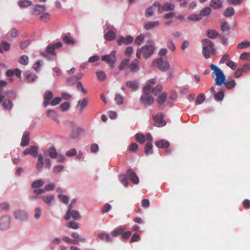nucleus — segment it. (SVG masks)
Masks as SVG:
<instances>
[{
	"label": "nucleus",
	"mask_w": 250,
	"mask_h": 250,
	"mask_svg": "<svg viewBox=\"0 0 250 250\" xmlns=\"http://www.w3.org/2000/svg\"><path fill=\"white\" fill-rule=\"evenodd\" d=\"M126 174L129 178L130 181L134 184H137L139 183V179L138 176L131 169H129L127 171Z\"/></svg>",
	"instance_id": "14"
},
{
	"label": "nucleus",
	"mask_w": 250,
	"mask_h": 250,
	"mask_svg": "<svg viewBox=\"0 0 250 250\" xmlns=\"http://www.w3.org/2000/svg\"><path fill=\"white\" fill-rule=\"evenodd\" d=\"M160 24V22L158 21H151L145 23L144 27L146 30H149L158 27Z\"/></svg>",
	"instance_id": "16"
},
{
	"label": "nucleus",
	"mask_w": 250,
	"mask_h": 250,
	"mask_svg": "<svg viewBox=\"0 0 250 250\" xmlns=\"http://www.w3.org/2000/svg\"><path fill=\"white\" fill-rule=\"evenodd\" d=\"M46 153L51 158L55 159L58 156V153L54 147H51L48 149Z\"/></svg>",
	"instance_id": "25"
},
{
	"label": "nucleus",
	"mask_w": 250,
	"mask_h": 250,
	"mask_svg": "<svg viewBox=\"0 0 250 250\" xmlns=\"http://www.w3.org/2000/svg\"><path fill=\"white\" fill-rule=\"evenodd\" d=\"M223 84H224L227 89H230L234 88L235 86L236 82L234 80L228 82L226 79L225 83H223Z\"/></svg>",
	"instance_id": "41"
},
{
	"label": "nucleus",
	"mask_w": 250,
	"mask_h": 250,
	"mask_svg": "<svg viewBox=\"0 0 250 250\" xmlns=\"http://www.w3.org/2000/svg\"><path fill=\"white\" fill-rule=\"evenodd\" d=\"M130 63V59L128 58H126L122 61L120 65L118 66L119 69L120 71H122L125 69L126 67H128Z\"/></svg>",
	"instance_id": "24"
},
{
	"label": "nucleus",
	"mask_w": 250,
	"mask_h": 250,
	"mask_svg": "<svg viewBox=\"0 0 250 250\" xmlns=\"http://www.w3.org/2000/svg\"><path fill=\"white\" fill-rule=\"evenodd\" d=\"M10 208L9 204L7 202H3L0 204V212L8 211Z\"/></svg>",
	"instance_id": "47"
},
{
	"label": "nucleus",
	"mask_w": 250,
	"mask_h": 250,
	"mask_svg": "<svg viewBox=\"0 0 250 250\" xmlns=\"http://www.w3.org/2000/svg\"><path fill=\"white\" fill-rule=\"evenodd\" d=\"M167 97V94L166 92L162 93L157 98V102L159 104H163L166 101Z\"/></svg>",
	"instance_id": "43"
},
{
	"label": "nucleus",
	"mask_w": 250,
	"mask_h": 250,
	"mask_svg": "<svg viewBox=\"0 0 250 250\" xmlns=\"http://www.w3.org/2000/svg\"><path fill=\"white\" fill-rule=\"evenodd\" d=\"M210 5L214 9H218L222 7V2L220 0H211Z\"/></svg>",
	"instance_id": "31"
},
{
	"label": "nucleus",
	"mask_w": 250,
	"mask_h": 250,
	"mask_svg": "<svg viewBox=\"0 0 250 250\" xmlns=\"http://www.w3.org/2000/svg\"><path fill=\"white\" fill-rule=\"evenodd\" d=\"M46 52L47 53L50 55H55L56 53L55 52L54 47L52 44L49 45L46 47Z\"/></svg>",
	"instance_id": "56"
},
{
	"label": "nucleus",
	"mask_w": 250,
	"mask_h": 250,
	"mask_svg": "<svg viewBox=\"0 0 250 250\" xmlns=\"http://www.w3.org/2000/svg\"><path fill=\"white\" fill-rule=\"evenodd\" d=\"M167 46L171 51L173 52L175 50L176 47L172 40H169L167 41Z\"/></svg>",
	"instance_id": "54"
},
{
	"label": "nucleus",
	"mask_w": 250,
	"mask_h": 250,
	"mask_svg": "<svg viewBox=\"0 0 250 250\" xmlns=\"http://www.w3.org/2000/svg\"><path fill=\"white\" fill-rule=\"evenodd\" d=\"M32 4V2L28 0H22L18 2V5L22 8L27 7Z\"/></svg>",
	"instance_id": "34"
},
{
	"label": "nucleus",
	"mask_w": 250,
	"mask_h": 250,
	"mask_svg": "<svg viewBox=\"0 0 250 250\" xmlns=\"http://www.w3.org/2000/svg\"><path fill=\"white\" fill-rule=\"evenodd\" d=\"M46 10V7L44 5H36L32 11V14L34 15H39Z\"/></svg>",
	"instance_id": "17"
},
{
	"label": "nucleus",
	"mask_w": 250,
	"mask_h": 250,
	"mask_svg": "<svg viewBox=\"0 0 250 250\" xmlns=\"http://www.w3.org/2000/svg\"><path fill=\"white\" fill-rule=\"evenodd\" d=\"M43 166V156L42 155H39L38 156V162L36 164V168L38 170H40Z\"/></svg>",
	"instance_id": "35"
},
{
	"label": "nucleus",
	"mask_w": 250,
	"mask_h": 250,
	"mask_svg": "<svg viewBox=\"0 0 250 250\" xmlns=\"http://www.w3.org/2000/svg\"><path fill=\"white\" fill-rule=\"evenodd\" d=\"M155 145L159 148H167L169 146V142L164 140H161L155 142Z\"/></svg>",
	"instance_id": "27"
},
{
	"label": "nucleus",
	"mask_w": 250,
	"mask_h": 250,
	"mask_svg": "<svg viewBox=\"0 0 250 250\" xmlns=\"http://www.w3.org/2000/svg\"><path fill=\"white\" fill-rule=\"evenodd\" d=\"M224 97V93L223 91H220L214 95V98L217 101L222 100Z\"/></svg>",
	"instance_id": "55"
},
{
	"label": "nucleus",
	"mask_w": 250,
	"mask_h": 250,
	"mask_svg": "<svg viewBox=\"0 0 250 250\" xmlns=\"http://www.w3.org/2000/svg\"><path fill=\"white\" fill-rule=\"evenodd\" d=\"M63 240L66 243L77 245L78 244V240L77 239H71L68 237H64L63 238Z\"/></svg>",
	"instance_id": "53"
},
{
	"label": "nucleus",
	"mask_w": 250,
	"mask_h": 250,
	"mask_svg": "<svg viewBox=\"0 0 250 250\" xmlns=\"http://www.w3.org/2000/svg\"><path fill=\"white\" fill-rule=\"evenodd\" d=\"M97 76L98 79L102 81H104L105 78V74L103 71L97 72Z\"/></svg>",
	"instance_id": "64"
},
{
	"label": "nucleus",
	"mask_w": 250,
	"mask_h": 250,
	"mask_svg": "<svg viewBox=\"0 0 250 250\" xmlns=\"http://www.w3.org/2000/svg\"><path fill=\"white\" fill-rule=\"evenodd\" d=\"M154 51V48L152 45H147L138 48L136 52V57L139 59L141 58V56L145 59H147L150 57L153 54Z\"/></svg>",
	"instance_id": "4"
},
{
	"label": "nucleus",
	"mask_w": 250,
	"mask_h": 250,
	"mask_svg": "<svg viewBox=\"0 0 250 250\" xmlns=\"http://www.w3.org/2000/svg\"><path fill=\"white\" fill-rule=\"evenodd\" d=\"M10 219L8 216H5L0 219V229L4 230L8 229L10 226Z\"/></svg>",
	"instance_id": "10"
},
{
	"label": "nucleus",
	"mask_w": 250,
	"mask_h": 250,
	"mask_svg": "<svg viewBox=\"0 0 250 250\" xmlns=\"http://www.w3.org/2000/svg\"><path fill=\"white\" fill-rule=\"evenodd\" d=\"M62 101V98L60 97H56L52 100V101L50 102L52 106H55L59 104Z\"/></svg>",
	"instance_id": "58"
},
{
	"label": "nucleus",
	"mask_w": 250,
	"mask_h": 250,
	"mask_svg": "<svg viewBox=\"0 0 250 250\" xmlns=\"http://www.w3.org/2000/svg\"><path fill=\"white\" fill-rule=\"evenodd\" d=\"M41 198L45 203L50 206L51 204V202L54 200L55 196L53 195L49 194L42 196Z\"/></svg>",
	"instance_id": "21"
},
{
	"label": "nucleus",
	"mask_w": 250,
	"mask_h": 250,
	"mask_svg": "<svg viewBox=\"0 0 250 250\" xmlns=\"http://www.w3.org/2000/svg\"><path fill=\"white\" fill-rule=\"evenodd\" d=\"M234 14V9L232 7H229L227 8L224 13V16L226 17H230Z\"/></svg>",
	"instance_id": "37"
},
{
	"label": "nucleus",
	"mask_w": 250,
	"mask_h": 250,
	"mask_svg": "<svg viewBox=\"0 0 250 250\" xmlns=\"http://www.w3.org/2000/svg\"><path fill=\"white\" fill-rule=\"evenodd\" d=\"M70 125L72 127H73V129L71 132V137L73 138H77L80 134V131L81 129L78 127H75L76 125L74 123L71 122L70 123Z\"/></svg>",
	"instance_id": "23"
},
{
	"label": "nucleus",
	"mask_w": 250,
	"mask_h": 250,
	"mask_svg": "<svg viewBox=\"0 0 250 250\" xmlns=\"http://www.w3.org/2000/svg\"><path fill=\"white\" fill-rule=\"evenodd\" d=\"M226 64L228 66L233 70H235L237 66V64L231 60H228L226 63Z\"/></svg>",
	"instance_id": "57"
},
{
	"label": "nucleus",
	"mask_w": 250,
	"mask_h": 250,
	"mask_svg": "<svg viewBox=\"0 0 250 250\" xmlns=\"http://www.w3.org/2000/svg\"><path fill=\"white\" fill-rule=\"evenodd\" d=\"M221 29L223 32L229 30L230 27L227 22H223L221 24Z\"/></svg>",
	"instance_id": "63"
},
{
	"label": "nucleus",
	"mask_w": 250,
	"mask_h": 250,
	"mask_svg": "<svg viewBox=\"0 0 250 250\" xmlns=\"http://www.w3.org/2000/svg\"><path fill=\"white\" fill-rule=\"evenodd\" d=\"M104 38L108 41L114 40L116 37V34L113 31L110 30L104 34Z\"/></svg>",
	"instance_id": "20"
},
{
	"label": "nucleus",
	"mask_w": 250,
	"mask_h": 250,
	"mask_svg": "<svg viewBox=\"0 0 250 250\" xmlns=\"http://www.w3.org/2000/svg\"><path fill=\"white\" fill-rule=\"evenodd\" d=\"M207 35L210 39H214L219 35V34L215 30H208L207 31Z\"/></svg>",
	"instance_id": "36"
},
{
	"label": "nucleus",
	"mask_w": 250,
	"mask_h": 250,
	"mask_svg": "<svg viewBox=\"0 0 250 250\" xmlns=\"http://www.w3.org/2000/svg\"><path fill=\"white\" fill-rule=\"evenodd\" d=\"M116 52L112 51L109 55H106L102 56V61L105 62L109 64V66L113 68L116 62Z\"/></svg>",
	"instance_id": "6"
},
{
	"label": "nucleus",
	"mask_w": 250,
	"mask_h": 250,
	"mask_svg": "<svg viewBox=\"0 0 250 250\" xmlns=\"http://www.w3.org/2000/svg\"><path fill=\"white\" fill-rule=\"evenodd\" d=\"M125 85L132 90H136L139 87V83L137 81H128L126 82Z\"/></svg>",
	"instance_id": "22"
},
{
	"label": "nucleus",
	"mask_w": 250,
	"mask_h": 250,
	"mask_svg": "<svg viewBox=\"0 0 250 250\" xmlns=\"http://www.w3.org/2000/svg\"><path fill=\"white\" fill-rule=\"evenodd\" d=\"M46 114L48 117L51 118L55 121L59 123L57 114L54 110H48Z\"/></svg>",
	"instance_id": "29"
},
{
	"label": "nucleus",
	"mask_w": 250,
	"mask_h": 250,
	"mask_svg": "<svg viewBox=\"0 0 250 250\" xmlns=\"http://www.w3.org/2000/svg\"><path fill=\"white\" fill-rule=\"evenodd\" d=\"M29 133L27 131H25L23 133L21 138V145L22 146H27L29 144Z\"/></svg>",
	"instance_id": "19"
},
{
	"label": "nucleus",
	"mask_w": 250,
	"mask_h": 250,
	"mask_svg": "<svg viewBox=\"0 0 250 250\" xmlns=\"http://www.w3.org/2000/svg\"><path fill=\"white\" fill-rule=\"evenodd\" d=\"M43 184L44 182L42 180H37L32 183V187L35 189L42 187Z\"/></svg>",
	"instance_id": "40"
},
{
	"label": "nucleus",
	"mask_w": 250,
	"mask_h": 250,
	"mask_svg": "<svg viewBox=\"0 0 250 250\" xmlns=\"http://www.w3.org/2000/svg\"><path fill=\"white\" fill-rule=\"evenodd\" d=\"M140 62L138 59L133 60L129 63V69L132 72H136L139 70Z\"/></svg>",
	"instance_id": "18"
},
{
	"label": "nucleus",
	"mask_w": 250,
	"mask_h": 250,
	"mask_svg": "<svg viewBox=\"0 0 250 250\" xmlns=\"http://www.w3.org/2000/svg\"><path fill=\"white\" fill-rule=\"evenodd\" d=\"M23 153L24 155L30 154L34 157H36L38 154V148L35 146H31L29 148H26Z\"/></svg>",
	"instance_id": "12"
},
{
	"label": "nucleus",
	"mask_w": 250,
	"mask_h": 250,
	"mask_svg": "<svg viewBox=\"0 0 250 250\" xmlns=\"http://www.w3.org/2000/svg\"><path fill=\"white\" fill-rule=\"evenodd\" d=\"M152 85L150 84H147L143 88L144 94L140 97L141 102L145 104L151 105L154 103V99L150 95Z\"/></svg>",
	"instance_id": "3"
},
{
	"label": "nucleus",
	"mask_w": 250,
	"mask_h": 250,
	"mask_svg": "<svg viewBox=\"0 0 250 250\" xmlns=\"http://www.w3.org/2000/svg\"><path fill=\"white\" fill-rule=\"evenodd\" d=\"M188 19L192 20V21H198L202 19L201 16L200 14H191L189 15Z\"/></svg>",
	"instance_id": "50"
},
{
	"label": "nucleus",
	"mask_w": 250,
	"mask_h": 250,
	"mask_svg": "<svg viewBox=\"0 0 250 250\" xmlns=\"http://www.w3.org/2000/svg\"><path fill=\"white\" fill-rule=\"evenodd\" d=\"M77 88L78 90L81 91L84 94L87 93L86 90L83 87L82 83L81 82H78L77 83Z\"/></svg>",
	"instance_id": "62"
},
{
	"label": "nucleus",
	"mask_w": 250,
	"mask_h": 250,
	"mask_svg": "<svg viewBox=\"0 0 250 250\" xmlns=\"http://www.w3.org/2000/svg\"><path fill=\"white\" fill-rule=\"evenodd\" d=\"M10 44L8 43L6 41H2L0 42V53H3V49L5 51H8L10 49Z\"/></svg>",
	"instance_id": "32"
},
{
	"label": "nucleus",
	"mask_w": 250,
	"mask_h": 250,
	"mask_svg": "<svg viewBox=\"0 0 250 250\" xmlns=\"http://www.w3.org/2000/svg\"><path fill=\"white\" fill-rule=\"evenodd\" d=\"M62 41L67 44H73L75 43V41L69 35L64 36L62 38Z\"/></svg>",
	"instance_id": "33"
},
{
	"label": "nucleus",
	"mask_w": 250,
	"mask_h": 250,
	"mask_svg": "<svg viewBox=\"0 0 250 250\" xmlns=\"http://www.w3.org/2000/svg\"><path fill=\"white\" fill-rule=\"evenodd\" d=\"M98 237L101 240L106 242H109L112 241L111 237L108 234L101 233L98 234Z\"/></svg>",
	"instance_id": "28"
},
{
	"label": "nucleus",
	"mask_w": 250,
	"mask_h": 250,
	"mask_svg": "<svg viewBox=\"0 0 250 250\" xmlns=\"http://www.w3.org/2000/svg\"><path fill=\"white\" fill-rule=\"evenodd\" d=\"M153 146L150 142H147L145 145V153L146 155H150L153 153Z\"/></svg>",
	"instance_id": "30"
},
{
	"label": "nucleus",
	"mask_w": 250,
	"mask_h": 250,
	"mask_svg": "<svg viewBox=\"0 0 250 250\" xmlns=\"http://www.w3.org/2000/svg\"><path fill=\"white\" fill-rule=\"evenodd\" d=\"M71 218H72L75 220H78L80 218V215L77 211L72 210L71 205H69L64 219L66 220H69Z\"/></svg>",
	"instance_id": "7"
},
{
	"label": "nucleus",
	"mask_w": 250,
	"mask_h": 250,
	"mask_svg": "<svg viewBox=\"0 0 250 250\" xmlns=\"http://www.w3.org/2000/svg\"><path fill=\"white\" fill-rule=\"evenodd\" d=\"M209 67L211 70H213L212 73L213 76H215L214 79L215 85L221 86L223 83H225L226 79L223 70L213 64L210 65Z\"/></svg>",
	"instance_id": "1"
},
{
	"label": "nucleus",
	"mask_w": 250,
	"mask_h": 250,
	"mask_svg": "<svg viewBox=\"0 0 250 250\" xmlns=\"http://www.w3.org/2000/svg\"><path fill=\"white\" fill-rule=\"evenodd\" d=\"M250 46V42L249 41H243L239 43L237 45L238 49H244Z\"/></svg>",
	"instance_id": "45"
},
{
	"label": "nucleus",
	"mask_w": 250,
	"mask_h": 250,
	"mask_svg": "<svg viewBox=\"0 0 250 250\" xmlns=\"http://www.w3.org/2000/svg\"><path fill=\"white\" fill-rule=\"evenodd\" d=\"M19 62L22 65H27L28 63V57L26 55L21 56L19 60Z\"/></svg>",
	"instance_id": "48"
},
{
	"label": "nucleus",
	"mask_w": 250,
	"mask_h": 250,
	"mask_svg": "<svg viewBox=\"0 0 250 250\" xmlns=\"http://www.w3.org/2000/svg\"><path fill=\"white\" fill-rule=\"evenodd\" d=\"M53 93L52 92L47 90L45 91L43 94L44 101L43 102V105L44 107H46L49 105L50 100L53 98Z\"/></svg>",
	"instance_id": "15"
},
{
	"label": "nucleus",
	"mask_w": 250,
	"mask_h": 250,
	"mask_svg": "<svg viewBox=\"0 0 250 250\" xmlns=\"http://www.w3.org/2000/svg\"><path fill=\"white\" fill-rule=\"evenodd\" d=\"M15 217L21 221H25L27 219V213L23 210H17L14 211Z\"/></svg>",
	"instance_id": "11"
},
{
	"label": "nucleus",
	"mask_w": 250,
	"mask_h": 250,
	"mask_svg": "<svg viewBox=\"0 0 250 250\" xmlns=\"http://www.w3.org/2000/svg\"><path fill=\"white\" fill-rule=\"evenodd\" d=\"M88 100L86 98L83 99V100H80L77 105V107L80 108V112L82 113L83 109L87 105Z\"/></svg>",
	"instance_id": "26"
},
{
	"label": "nucleus",
	"mask_w": 250,
	"mask_h": 250,
	"mask_svg": "<svg viewBox=\"0 0 250 250\" xmlns=\"http://www.w3.org/2000/svg\"><path fill=\"white\" fill-rule=\"evenodd\" d=\"M153 119L155 121V126L162 127L166 125V122L164 120V116L162 113L159 112L156 116H153Z\"/></svg>",
	"instance_id": "9"
},
{
	"label": "nucleus",
	"mask_w": 250,
	"mask_h": 250,
	"mask_svg": "<svg viewBox=\"0 0 250 250\" xmlns=\"http://www.w3.org/2000/svg\"><path fill=\"white\" fill-rule=\"evenodd\" d=\"M135 137L136 141L142 144L145 142L146 139L145 136L143 134L137 133Z\"/></svg>",
	"instance_id": "42"
},
{
	"label": "nucleus",
	"mask_w": 250,
	"mask_h": 250,
	"mask_svg": "<svg viewBox=\"0 0 250 250\" xmlns=\"http://www.w3.org/2000/svg\"><path fill=\"white\" fill-rule=\"evenodd\" d=\"M211 9L208 7H207L204 8H203L200 12V14L201 16V17L202 18L203 16H207L209 15L211 13Z\"/></svg>",
	"instance_id": "46"
},
{
	"label": "nucleus",
	"mask_w": 250,
	"mask_h": 250,
	"mask_svg": "<svg viewBox=\"0 0 250 250\" xmlns=\"http://www.w3.org/2000/svg\"><path fill=\"white\" fill-rule=\"evenodd\" d=\"M205 99V96L203 93H200L197 97L195 100V104L196 105L202 104Z\"/></svg>",
	"instance_id": "44"
},
{
	"label": "nucleus",
	"mask_w": 250,
	"mask_h": 250,
	"mask_svg": "<svg viewBox=\"0 0 250 250\" xmlns=\"http://www.w3.org/2000/svg\"><path fill=\"white\" fill-rule=\"evenodd\" d=\"M70 106V105L68 103L64 102L60 105V108L62 111H65L69 108Z\"/></svg>",
	"instance_id": "59"
},
{
	"label": "nucleus",
	"mask_w": 250,
	"mask_h": 250,
	"mask_svg": "<svg viewBox=\"0 0 250 250\" xmlns=\"http://www.w3.org/2000/svg\"><path fill=\"white\" fill-rule=\"evenodd\" d=\"M153 6L158 8L157 12L158 13H161L164 11H173L175 8L174 4L169 2H166L161 6L159 2L155 1L153 3Z\"/></svg>",
	"instance_id": "5"
},
{
	"label": "nucleus",
	"mask_w": 250,
	"mask_h": 250,
	"mask_svg": "<svg viewBox=\"0 0 250 250\" xmlns=\"http://www.w3.org/2000/svg\"><path fill=\"white\" fill-rule=\"evenodd\" d=\"M133 41V38L130 36H128L125 38L122 36L117 40V42L119 45H121L123 44L127 45L131 43Z\"/></svg>",
	"instance_id": "13"
},
{
	"label": "nucleus",
	"mask_w": 250,
	"mask_h": 250,
	"mask_svg": "<svg viewBox=\"0 0 250 250\" xmlns=\"http://www.w3.org/2000/svg\"><path fill=\"white\" fill-rule=\"evenodd\" d=\"M153 63H156L159 68L164 71H167L169 68V62L167 61L163 60L162 58H158L154 61Z\"/></svg>",
	"instance_id": "8"
},
{
	"label": "nucleus",
	"mask_w": 250,
	"mask_h": 250,
	"mask_svg": "<svg viewBox=\"0 0 250 250\" xmlns=\"http://www.w3.org/2000/svg\"><path fill=\"white\" fill-rule=\"evenodd\" d=\"M144 40V36L143 35L138 36L134 41V43L137 45H140Z\"/></svg>",
	"instance_id": "60"
},
{
	"label": "nucleus",
	"mask_w": 250,
	"mask_h": 250,
	"mask_svg": "<svg viewBox=\"0 0 250 250\" xmlns=\"http://www.w3.org/2000/svg\"><path fill=\"white\" fill-rule=\"evenodd\" d=\"M138 149V145L135 143L131 144L128 147L129 150L131 152H136Z\"/></svg>",
	"instance_id": "61"
},
{
	"label": "nucleus",
	"mask_w": 250,
	"mask_h": 250,
	"mask_svg": "<svg viewBox=\"0 0 250 250\" xmlns=\"http://www.w3.org/2000/svg\"><path fill=\"white\" fill-rule=\"evenodd\" d=\"M66 226V227L73 229H78L79 228L78 224L74 221H70Z\"/></svg>",
	"instance_id": "52"
},
{
	"label": "nucleus",
	"mask_w": 250,
	"mask_h": 250,
	"mask_svg": "<svg viewBox=\"0 0 250 250\" xmlns=\"http://www.w3.org/2000/svg\"><path fill=\"white\" fill-rule=\"evenodd\" d=\"M201 42L203 46L202 50L203 56L206 59H208L210 55L214 54L216 51L214 44L211 41L207 38L202 40Z\"/></svg>",
	"instance_id": "2"
},
{
	"label": "nucleus",
	"mask_w": 250,
	"mask_h": 250,
	"mask_svg": "<svg viewBox=\"0 0 250 250\" xmlns=\"http://www.w3.org/2000/svg\"><path fill=\"white\" fill-rule=\"evenodd\" d=\"M123 97L120 94H116L115 97V101L118 105L122 104L123 103Z\"/></svg>",
	"instance_id": "51"
},
{
	"label": "nucleus",
	"mask_w": 250,
	"mask_h": 250,
	"mask_svg": "<svg viewBox=\"0 0 250 250\" xmlns=\"http://www.w3.org/2000/svg\"><path fill=\"white\" fill-rule=\"evenodd\" d=\"M124 230L125 228L123 227L118 228L111 232V236L114 237H117L119 235L123 233Z\"/></svg>",
	"instance_id": "38"
},
{
	"label": "nucleus",
	"mask_w": 250,
	"mask_h": 250,
	"mask_svg": "<svg viewBox=\"0 0 250 250\" xmlns=\"http://www.w3.org/2000/svg\"><path fill=\"white\" fill-rule=\"evenodd\" d=\"M13 105V103L9 100H5L2 103V105L4 108L8 110L12 108Z\"/></svg>",
	"instance_id": "39"
},
{
	"label": "nucleus",
	"mask_w": 250,
	"mask_h": 250,
	"mask_svg": "<svg viewBox=\"0 0 250 250\" xmlns=\"http://www.w3.org/2000/svg\"><path fill=\"white\" fill-rule=\"evenodd\" d=\"M163 87L161 85H157L155 87L151 90V92L154 95H157L162 91Z\"/></svg>",
	"instance_id": "49"
}]
</instances>
